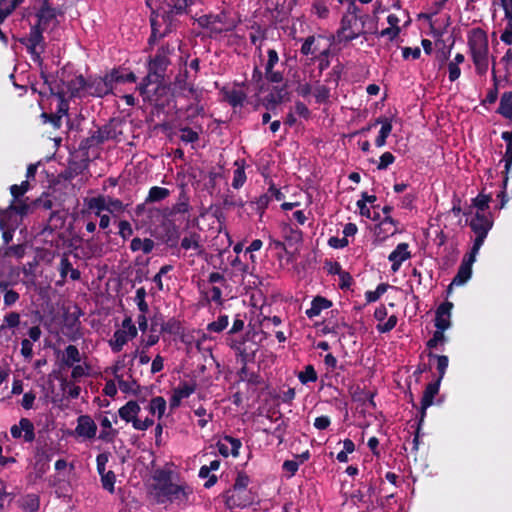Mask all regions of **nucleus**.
<instances>
[{
  "label": "nucleus",
  "instance_id": "1",
  "mask_svg": "<svg viewBox=\"0 0 512 512\" xmlns=\"http://www.w3.org/2000/svg\"><path fill=\"white\" fill-rule=\"evenodd\" d=\"M227 344L235 351L241 367L248 366L249 363L254 362L258 348L255 342L249 341L248 335L241 338H228Z\"/></svg>",
  "mask_w": 512,
  "mask_h": 512
},
{
  "label": "nucleus",
  "instance_id": "2",
  "mask_svg": "<svg viewBox=\"0 0 512 512\" xmlns=\"http://www.w3.org/2000/svg\"><path fill=\"white\" fill-rule=\"evenodd\" d=\"M174 46L169 43L163 44L158 48L156 54L150 57L148 70L156 74V79H164L165 72L170 65L169 56L174 53Z\"/></svg>",
  "mask_w": 512,
  "mask_h": 512
},
{
  "label": "nucleus",
  "instance_id": "3",
  "mask_svg": "<svg viewBox=\"0 0 512 512\" xmlns=\"http://www.w3.org/2000/svg\"><path fill=\"white\" fill-rule=\"evenodd\" d=\"M468 46L472 58L489 56L487 33L482 28H473L468 34Z\"/></svg>",
  "mask_w": 512,
  "mask_h": 512
},
{
  "label": "nucleus",
  "instance_id": "4",
  "mask_svg": "<svg viewBox=\"0 0 512 512\" xmlns=\"http://www.w3.org/2000/svg\"><path fill=\"white\" fill-rule=\"evenodd\" d=\"M358 16L344 15L340 22V27L336 32V40L338 43H348L361 35H366V30L355 29Z\"/></svg>",
  "mask_w": 512,
  "mask_h": 512
},
{
  "label": "nucleus",
  "instance_id": "5",
  "mask_svg": "<svg viewBox=\"0 0 512 512\" xmlns=\"http://www.w3.org/2000/svg\"><path fill=\"white\" fill-rule=\"evenodd\" d=\"M155 495L159 503L177 502L180 504L185 503L188 500V493L186 492L185 487L172 482L163 487H159L155 492Z\"/></svg>",
  "mask_w": 512,
  "mask_h": 512
},
{
  "label": "nucleus",
  "instance_id": "6",
  "mask_svg": "<svg viewBox=\"0 0 512 512\" xmlns=\"http://www.w3.org/2000/svg\"><path fill=\"white\" fill-rule=\"evenodd\" d=\"M197 23L200 27L210 30V37H212L213 35H220L223 32L231 31L236 26L233 23L230 24L226 28H219V27L215 26L216 23H220V24L227 23V15L224 11L221 13H218V14L202 15L197 19Z\"/></svg>",
  "mask_w": 512,
  "mask_h": 512
},
{
  "label": "nucleus",
  "instance_id": "7",
  "mask_svg": "<svg viewBox=\"0 0 512 512\" xmlns=\"http://www.w3.org/2000/svg\"><path fill=\"white\" fill-rule=\"evenodd\" d=\"M440 384V380H434L426 385L421 399L418 428L422 427L426 417V411L433 404L435 396L439 393Z\"/></svg>",
  "mask_w": 512,
  "mask_h": 512
},
{
  "label": "nucleus",
  "instance_id": "8",
  "mask_svg": "<svg viewBox=\"0 0 512 512\" xmlns=\"http://www.w3.org/2000/svg\"><path fill=\"white\" fill-rule=\"evenodd\" d=\"M87 91L95 97H104L113 92L112 80L110 73L103 77H95L87 80Z\"/></svg>",
  "mask_w": 512,
  "mask_h": 512
},
{
  "label": "nucleus",
  "instance_id": "9",
  "mask_svg": "<svg viewBox=\"0 0 512 512\" xmlns=\"http://www.w3.org/2000/svg\"><path fill=\"white\" fill-rule=\"evenodd\" d=\"M30 210L24 200H12L10 205L6 209H0V229H4L7 226L8 221L11 219L13 214L25 216Z\"/></svg>",
  "mask_w": 512,
  "mask_h": 512
},
{
  "label": "nucleus",
  "instance_id": "10",
  "mask_svg": "<svg viewBox=\"0 0 512 512\" xmlns=\"http://www.w3.org/2000/svg\"><path fill=\"white\" fill-rule=\"evenodd\" d=\"M197 388L195 382L182 381L177 387L172 390V395L169 400V406L171 410L178 408L181 404L182 399L188 398L192 395Z\"/></svg>",
  "mask_w": 512,
  "mask_h": 512
},
{
  "label": "nucleus",
  "instance_id": "11",
  "mask_svg": "<svg viewBox=\"0 0 512 512\" xmlns=\"http://www.w3.org/2000/svg\"><path fill=\"white\" fill-rule=\"evenodd\" d=\"M10 433L14 439H19L23 436L24 441L27 443L35 440L34 424L28 418H21L18 425L11 427Z\"/></svg>",
  "mask_w": 512,
  "mask_h": 512
},
{
  "label": "nucleus",
  "instance_id": "12",
  "mask_svg": "<svg viewBox=\"0 0 512 512\" xmlns=\"http://www.w3.org/2000/svg\"><path fill=\"white\" fill-rule=\"evenodd\" d=\"M58 14H61L59 8L53 7L50 2L42 1L40 8L36 13L37 23L39 26L47 29L51 22L56 21Z\"/></svg>",
  "mask_w": 512,
  "mask_h": 512
},
{
  "label": "nucleus",
  "instance_id": "13",
  "mask_svg": "<svg viewBox=\"0 0 512 512\" xmlns=\"http://www.w3.org/2000/svg\"><path fill=\"white\" fill-rule=\"evenodd\" d=\"M475 262V259L466 256L463 258L460 267L457 271V274L452 279L450 285L448 286L447 292L450 293L452 290V287L454 285L460 286L465 284L472 275V265Z\"/></svg>",
  "mask_w": 512,
  "mask_h": 512
},
{
  "label": "nucleus",
  "instance_id": "14",
  "mask_svg": "<svg viewBox=\"0 0 512 512\" xmlns=\"http://www.w3.org/2000/svg\"><path fill=\"white\" fill-rule=\"evenodd\" d=\"M268 60L265 65V78L270 83H281L284 79L281 71H275L274 67L279 62V56L275 49L267 51Z\"/></svg>",
  "mask_w": 512,
  "mask_h": 512
},
{
  "label": "nucleus",
  "instance_id": "15",
  "mask_svg": "<svg viewBox=\"0 0 512 512\" xmlns=\"http://www.w3.org/2000/svg\"><path fill=\"white\" fill-rule=\"evenodd\" d=\"M180 248L185 251L192 249L196 252L197 256H201L205 251L202 245L201 234L196 231H189L181 239Z\"/></svg>",
  "mask_w": 512,
  "mask_h": 512
},
{
  "label": "nucleus",
  "instance_id": "16",
  "mask_svg": "<svg viewBox=\"0 0 512 512\" xmlns=\"http://www.w3.org/2000/svg\"><path fill=\"white\" fill-rule=\"evenodd\" d=\"M75 432L78 436L92 439L96 436L97 426L89 415H81L77 419Z\"/></svg>",
  "mask_w": 512,
  "mask_h": 512
},
{
  "label": "nucleus",
  "instance_id": "17",
  "mask_svg": "<svg viewBox=\"0 0 512 512\" xmlns=\"http://www.w3.org/2000/svg\"><path fill=\"white\" fill-rule=\"evenodd\" d=\"M409 245L407 243H399L396 248L389 254L388 260L392 262L391 269L396 272L401 264L411 257L408 251Z\"/></svg>",
  "mask_w": 512,
  "mask_h": 512
},
{
  "label": "nucleus",
  "instance_id": "18",
  "mask_svg": "<svg viewBox=\"0 0 512 512\" xmlns=\"http://www.w3.org/2000/svg\"><path fill=\"white\" fill-rule=\"evenodd\" d=\"M174 90L179 92L182 96L189 98L190 96L194 95L196 92V89L194 87L193 83L188 82V71L184 70V72L179 73L175 77V81L173 83Z\"/></svg>",
  "mask_w": 512,
  "mask_h": 512
},
{
  "label": "nucleus",
  "instance_id": "19",
  "mask_svg": "<svg viewBox=\"0 0 512 512\" xmlns=\"http://www.w3.org/2000/svg\"><path fill=\"white\" fill-rule=\"evenodd\" d=\"M381 125L378 136L375 139V145L381 148L386 145L387 138L392 132V120L388 117H378L374 120L373 125Z\"/></svg>",
  "mask_w": 512,
  "mask_h": 512
},
{
  "label": "nucleus",
  "instance_id": "20",
  "mask_svg": "<svg viewBox=\"0 0 512 512\" xmlns=\"http://www.w3.org/2000/svg\"><path fill=\"white\" fill-rule=\"evenodd\" d=\"M397 221L391 216H385L375 228V235L382 240L393 236L397 232Z\"/></svg>",
  "mask_w": 512,
  "mask_h": 512
},
{
  "label": "nucleus",
  "instance_id": "21",
  "mask_svg": "<svg viewBox=\"0 0 512 512\" xmlns=\"http://www.w3.org/2000/svg\"><path fill=\"white\" fill-rule=\"evenodd\" d=\"M41 78L44 80V84L48 85L50 93L52 95L58 96L62 100L61 104L59 105V110H58L57 114H60V115L66 114L67 113V104H65L63 102V99L65 97L64 89L61 87L60 84H57L56 80L51 81L50 80L51 76L45 74L44 72H41Z\"/></svg>",
  "mask_w": 512,
  "mask_h": 512
},
{
  "label": "nucleus",
  "instance_id": "22",
  "mask_svg": "<svg viewBox=\"0 0 512 512\" xmlns=\"http://www.w3.org/2000/svg\"><path fill=\"white\" fill-rule=\"evenodd\" d=\"M59 274L62 279H66L67 276H70V279L73 281L80 280L81 278V272L73 268V265L71 261L69 260L68 254L64 253L60 259L59 267H58Z\"/></svg>",
  "mask_w": 512,
  "mask_h": 512
},
{
  "label": "nucleus",
  "instance_id": "23",
  "mask_svg": "<svg viewBox=\"0 0 512 512\" xmlns=\"http://www.w3.org/2000/svg\"><path fill=\"white\" fill-rule=\"evenodd\" d=\"M469 225L473 232L488 233L493 226V220L484 213L476 212Z\"/></svg>",
  "mask_w": 512,
  "mask_h": 512
},
{
  "label": "nucleus",
  "instance_id": "24",
  "mask_svg": "<svg viewBox=\"0 0 512 512\" xmlns=\"http://www.w3.org/2000/svg\"><path fill=\"white\" fill-rule=\"evenodd\" d=\"M45 30L38 24L31 27L27 42L24 43L31 54H34L36 48L44 42L43 32Z\"/></svg>",
  "mask_w": 512,
  "mask_h": 512
},
{
  "label": "nucleus",
  "instance_id": "25",
  "mask_svg": "<svg viewBox=\"0 0 512 512\" xmlns=\"http://www.w3.org/2000/svg\"><path fill=\"white\" fill-rule=\"evenodd\" d=\"M332 305L333 303L331 300L327 299L326 297L317 295L313 298L311 307L306 310L305 314L308 318L312 319L320 315L323 310L330 308Z\"/></svg>",
  "mask_w": 512,
  "mask_h": 512
},
{
  "label": "nucleus",
  "instance_id": "26",
  "mask_svg": "<svg viewBox=\"0 0 512 512\" xmlns=\"http://www.w3.org/2000/svg\"><path fill=\"white\" fill-rule=\"evenodd\" d=\"M140 406L137 401L130 400L123 405L119 410V417L126 422H133L140 412Z\"/></svg>",
  "mask_w": 512,
  "mask_h": 512
},
{
  "label": "nucleus",
  "instance_id": "27",
  "mask_svg": "<svg viewBox=\"0 0 512 512\" xmlns=\"http://www.w3.org/2000/svg\"><path fill=\"white\" fill-rule=\"evenodd\" d=\"M496 112L503 118L512 120V91L502 93Z\"/></svg>",
  "mask_w": 512,
  "mask_h": 512
},
{
  "label": "nucleus",
  "instance_id": "28",
  "mask_svg": "<svg viewBox=\"0 0 512 512\" xmlns=\"http://www.w3.org/2000/svg\"><path fill=\"white\" fill-rule=\"evenodd\" d=\"M224 99L231 105L233 108L242 107L247 98L245 92L241 90H226L223 89Z\"/></svg>",
  "mask_w": 512,
  "mask_h": 512
},
{
  "label": "nucleus",
  "instance_id": "29",
  "mask_svg": "<svg viewBox=\"0 0 512 512\" xmlns=\"http://www.w3.org/2000/svg\"><path fill=\"white\" fill-rule=\"evenodd\" d=\"M239 381L247 382L252 386H260L263 383V379L258 372H251L248 366L241 367L237 372Z\"/></svg>",
  "mask_w": 512,
  "mask_h": 512
},
{
  "label": "nucleus",
  "instance_id": "30",
  "mask_svg": "<svg viewBox=\"0 0 512 512\" xmlns=\"http://www.w3.org/2000/svg\"><path fill=\"white\" fill-rule=\"evenodd\" d=\"M160 332L173 336H179L184 333V329L182 323L175 317H172L161 324Z\"/></svg>",
  "mask_w": 512,
  "mask_h": 512
},
{
  "label": "nucleus",
  "instance_id": "31",
  "mask_svg": "<svg viewBox=\"0 0 512 512\" xmlns=\"http://www.w3.org/2000/svg\"><path fill=\"white\" fill-rule=\"evenodd\" d=\"M81 361V355L75 345H68L63 353L61 362L66 367H72L75 363Z\"/></svg>",
  "mask_w": 512,
  "mask_h": 512
},
{
  "label": "nucleus",
  "instance_id": "32",
  "mask_svg": "<svg viewBox=\"0 0 512 512\" xmlns=\"http://www.w3.org/2000/svg\"><path fill=\"white\" fill-rule=\"evenodd\" d=\"M155 243L150 238L141 239L135 237L131 240L130 249L132 252L142 251L144 254H149L154 249Z\"/></svg>",
  "mask_w": 512,
  "mask_h": 512
},
{
  "label": "nucleus",
  "instance_id": "33",
  "mask_svg": "<svg viewBox=\"0 0 512 512\" xmlns=\"http://www.w3.org/2000/svg\"><path fill=\"white\" fill-rule=\"evenodd\" d=\"M89 210H95V216H100L102 211H107V196L99 195L86 199Z\"/></svg>",
  "mask_w": 512,
  "mask_h": 512
},
{
  "label": "nucleus",
  "instance_id": "34",
  "mask_svg": "<svg viewBox=\"0 0 512 512\" xmlns=\"http://www.w3.org/2000/svg\"><path fill=\"white\" fill-rule=\"evenodd\" d=\"M152 478L156 482L154 485V491L156 492L159 487H163L166 484L172 482V471L163 468L156 469L153 472Z\"/></svg>",
  "mask_w": 512,
  "mask_h": 512
},
{
  "label": "nucleus",
  "instance_id": "35",
  "mask_svg": "<svg viewBox=\"0 0 512 512\" xmlns=\"http://www.w3.org/2000/svg\"><path fill=\"white\" fill-rule=\"evenodd\" d=\"M128 342L126 330H116L109 341L111 350L114 353H118L123 349V346Z\"/></svg>",
  "mask_w": 512,
  "mask_h": 512
},
{
  "label": "nucleus",
  "instance_id": "36",
  "mask_svg": "<svg viewBox=\"0 0 512 512\" xmlns=\"http://www.w3.org/2000/svg\"><path fill=\"white\" fill-rule=\"evenodd\" d=\"M427 356H428L429 360H432V359L436 360V362H437L436 369L438 371V377L436 380L442 381V379L446 373V370L448 368V364H449L448 357L446 355H437V354L433 353L432 351H429L427 353Z\"/></svg>",
  "mask_w": 512,
  "mask_h": 512
},
{
  "label": "nucleus",
  "instance_id": "37",
  "mask_svg": "<svg viewBox=\"0 0 512 512\" xmlns=\"http://www.w3.org/2000/svg\"><path fill=\"white\" fill-rule=\"evenodd\" d=\"M169 195V189L159 186H153L149 189L148 195L145 199V203L160 202L166 199Z\"/></svg>",
  "mask_w": 512,
  "mask_h": 512
},
{
  "label": "nucleus",
  "instance_id": "38",
  "mask_svg": "<svg viewBox=\"0 0 512 512\" xmlns=\"http://www.w3.org/2000/svg\"><path fill=\"white\" fill-rule=\"evenodd\" d=\"M101 144H103V142L98 133H96V130L90 131V135L80 141L79 150L87 153L91 148L97 147Z\"/></svg>",
  "mask_w": 512,
  "mask_h": 512
},
{
  "label": "nucleus",
  "instance_id": "39",
  "mask_svg": "<svg viewBox=\"0 0 512 512\" xmlns=\"http://www.w3.org/2000/svg\"><path fill=\"white\" fill-rule=\"evenodd\" d=\"M166 400L162 396L153 397L149 403V412L151 414H157L158 419H161L166 410Z\"/></svg>",
  "mask_w": 512,
  "mask_h": 512
},
{
  "label": "nucleus",
  "instance_id": "40",
  "mask_svg": "<svg viewBox=\"0 0 512 512\" xmlns=\"http://www.w3.org/2000/svg\"><path fill=\"white\" fill-rule=\"evenodd\" d=\"M235 165L237 168L233 173L232 187L234 189H240L245 184L247 179L244 168V161H242V164H239V161H236Z\"/></svg>",
  "mask_w": 512,
  "mask_h": 512
},
{
  "label": "nucleus",
  "instance_id": "41",
  "mask_svg": "<svg viewBox=\"0 0 512 512\" xmlns=\"http://www.w3.org/2000/svg\"><path fill=\"white\" fill-rule=\"evenodd\" d=\"M174 15H176L175 9L174 7H171L169 4L168 10H164L163 14L161 15V20L165 24V29L163 30L162 33L159 34V37H165L172 31Z\"/></svg>",
  "mask_w": 512,
  "mask_h": 512
},
{
  "label": "nucleus",
  "instance_id": "42",
  "mask_svg": "<svg viewBox=\"0 0 512 512\" xmlns=\"http://www.w3.org/2000/svg\"><path fill=\"white\" fill-rule=\"evenodd\" d=\"M66 87L71 96H76L81 90L87 88V80L82 75H78L74 79L68 81Z\"/></svg>",
  "mask_w": 512,
  "mask_h": 512
},
{
  "label": "nucleus",
  "instance_id": "43",
  "mask_svg": "<svg viewBox=\"0 0 512 512\" xmlns=\"http://www.w3.org/2000/svg\"><path fill=\"white\" fill-rule=\"evenodd\" d=\"M65 223V218L58 212H52L47 226L43 229V234L53 233L58 228H61Z\"/></svg>",
  "mask_w": 512,
  "mask_h": 512
},
{
  "label": "nucleus",
  "instance_id": "44",
  "mask_svg": "<svg viewBox=\"0 0 512 512\" xmlns=\"http://www.w3.org/2000/svg\"><path fill=\"white\" fill-rule=\"evenodd\" d=\"M20 324V314L10 312L4 316L3 323L0 326V336L9 328H15Z\"/></svg>",
  "mask_w": 512,
  "mask_h": 512
},
{
  "label": "nucleus",
  "instance_id": "45",
  "mask_svg": "<svg viewBox=\"0 0 512 512\" xmlns=\"http://www.w3.org/2000/svg\"><path fill=\"white\" fill-rule=\"evenodd\" d=\"M286 93V85L282 87H273L272 91L266 96V101L268 104H272L273 106L279 105L284 98Z\"/></svg>",
  "mask_w": 512,
  "mask_h": 512
},
{
  "label": "nucleus",
  "instance_id": "46",
  "mask_svg": "<svg viewBox=\"0 0 512 512\" xmlns=\"http://www.w3.org/2000/svg\"><path fill=\"white\" fill-rule=\"evenodd\" d=\"M110 78L112 80V85H114V83H134L137 79L133 72L120 73L115 69L110 73Z\"/></svg>",
  "mask_w": 512,
  "mask_h": 512
},
{
  "label": "nucleus",
  "instance_id": "47",
  "mask_svg": "<svg viewBox=\"0 0 512 512\" xmlns=\"http://www.w3.org/2000/svg\"><path fill=\"white\" fill-rule=\"evenodd\" d=\"M317 373L313 365H306L304 370L298 374V379L302 384L317 381Z\"/></svg>",
  "mask_w": 512,
  "mask_h": 512
},
{
  "label": "nucleus",
  "instance_id": "48",
  "mask_svg": "<svg viewBox=\"0 0 512 512\" xmlns=\"http://www.w3.org/2000/svg\"><path fill=\"white\" fill-rule=\"evenodd\" d=\"M490 201V195L480 193L472 199V206L477 208V212L484 213L489 208Z\"/></svg>",
  "mask_w": 512,
  "mask_h": 512
},
{
  "label": "nucleus",
  "instance_id": "49",
  "mask_svg": "<svg viewBox=\"0 0 512 512\" xmlns=\"http://www.w3.org/2000/svg\"><path fill=\"white\" fill-rule=\"evenodd\" d=\"M445 330L437 329L434 331L433 336L427 341L426 347L428 349H435L439 344H444L447 342V337L445 336Z\"/></svg>",
  "mask_w": 512,
  "mask_h": 512
},
{
  "label": "nucleus",
  "instance_id": "50",
  "mask_svg": "<svg viewBox=\"0 0 512 512\" xmlns=\"http://www.w3.org/2000/svg\"><path fill=\"white\" fill-rule=\"evenodd\" d=\"M126 205L118 198L107 196V212L111 214H120L124 212Z\"/></svg>",
  "mask_w": 512,
  "mask_h": 512
},
{
  "label": "nucleus",
  "instance_id": "51",
  "mask_svg": "<svg viewBox=\"0 0 512 512\" xmlns=\"http://www.w3.org/2000/svg\"><path fill=\"white\" fill-rule=\"evenodd\" d=\"M179 131L181 132L180 140L184 143H195L199 140V132L188 126L179 127Z\"/></svg>",
  "mask_w": 512,
  "mask_h": 512
},
{
  "label": "nucleus",
  "instance_id": "52",
  "mask_svg": "<svg viewBox=\"0 0 512 512\" xmlns=\"http://www.w3.org/2000/svg\"><path fill=\"white\" fill-rule=\"evenodd\" d=\"M96 133H98L103 143L107 140L116 138V129L112 123H108L103 125L102 127H99L96 130Z\"/></svg>",
  "mask_w": 512,
  "mask_h": 512
},
{
  "label": "nucleus",
  "instance_id": "53",
  "mask_svg": "<svg viewBox=\"0 0 512 512\" xmlns=\"http://www.w3.org/2000/svg\"><path fill=\"white\" fill-rule=\"evenodd\" d=\"M228 326V316L220 315L216 321H213L207 325L209 332L220 333Z\"/></svg>",
  "mask_w": 512,
  "mask_h": 512
},
{
  "label": "nucleus",
  "instance_id": "54",
  "mask_svg": "<svg viewBox=\"0 0 512 512\" xmlns=\"http://www.w3.org/2000/svg\"><path fill=\"white\" fill-rule=\"evenodd\" d=\"M316 326H321L320 332L323 335H327V334L337 335L340 330V324L338 321H335V322H333L331 320H329L328 322L323 321L321 323H316Z\"/></svg>",
  "mask_w": 512,
  "mask_h": 512
},
{
  "label": "nucleus",
  "instance_id": "55",
  "mask_svg": "<svg viewBox=\"0 0 512 512\" xmlns=\"http://www.w3.org/2000/svg\"><path fill=\"white\" fill-rule=\"evenodd\" d=\"M30 184L28 180L22 181L20 185L14 184L10 186V193L13 200H19L29 190Z\"/></svg>",
  "mask_w": 512,
  "mask_h": 512
},
{
  "label": "nucleus",
  "instance_id": "56",
  "mask_svg": "<svg viewBox=\"0 0 512 512\" xmlns=\"http://www.w3.org/2000/svg\"><path fill=\"white\" fill-rule=\"evenodd\" d=\"M146 290L144 287H140L136 290L135 301L138 309L141 313H147L149 310L148 303L145 300Z\"/></svg>",
  "mask_w": 512,
  "mask_h": 512
},
{
  "label": "nucleus",
  "instance_id": "57",
  "mask_svg": "<svg viewBox=\"0 0 512 512\" xmlns=\"http://www.w3.org/2000/svg\"><path fill=\"white\" fill-rule=\"evenodd\" d=\"M150 22H151V34H150V37L148 39V44L150 46L154 45L159 39H161L162 37H159V34L162 33L163 31H160L159 27H160V23H159V20L158 18H154L152 17L150 19Z\"/></svg>",
  "mask_w": 512,
  "mask_h": 512
},
{
  "label": "nucleus",
  "instance_id": "58",
  "mask_svg": "<svg viewBox=\"0 0 512 512\" xmlns=\"http://www.w3.org/2000/svg\"><path fill=\"white\" fill-rule=\"evenodd\" d=\"M476 237L474 239V243H473V246L471 248V251L470 253L467 255L473 259H476V254L478 253V251L480 250L481 246L483 245L488 233H484V232H474Z\"/></svg>",
  "mask_w": 512,
  "mask_h": 512
},
{
  "label": "nucleus",
  "instance_id": "59",
  "mask_svg": "<svg viewBox=\"0 0 512 512\" xmlns=\"http://www.w3.org/2000/svg\"><path fill=\"white\" fill-rule=\"evenodd\" d=\"M314 96L318 104L326 103L330 98V89L325 85H318L314 90Z\"/></svg>",
  "mask_w": 512,
  "mask_h": 512
},
{
  "label": "nucleus",
  "instance_id": "60",
  "mask_svg": "<svg viewBox=\"0 0 512 512\" xmlns=\"http://www.w3.org/2000/svg\"><path fill=\"white\" fill-rule=\"evenodd\" d=\"M101 482L104 489L109 491L110 493L114 492V484L116 481V476L113 471H107L104 474H101Z\"/></svg>",
  "mask_w": 512,
  "mask_h": 512
},
{
  "label": "nucleus",
  "instance_id": "61",
  "mask_svg": "<svg viewBox=\"0 0 512 512\" xmlns=\"http://www.w3.org/2000/svg\"><path fill=\"white\" fill-rule=\"evenodd\" d=\"M271 197L268 194L260 195L255 202H251L250 205L254 206L256 211L262 215L265 209L268 207L270 203Z\"/></svg>",
  "mask_w": 512,
  "mask_h": 512
},
{
  "label": "nucleus",
  "instance_id": "62",
  "mask_svg": "<svg viewBox=\"0 0 512 512\" xmlns=\"http://www.w3.org/2000/svg\"><path fill=\"white\" fill-rule=\"evenodd\" d=\"M477 74L484 75L488 71L489 56L472 58Z\"/></svg>",
  "mask_w": 512,
  "mask_h": 512
},
{
  "label": "nucleus",
  "instance_id": "63",
  "mask_svg": "<svg viewBox=\"0 0 512 512\" xmlns=\"http://www.w3.org/2000/svg\"><path fill=\"white\" fill-rule=\"evenodd\" d=\"M249 482H250L249 476L245 472L240 471L237 473V477L235 479L233 488H234V490H238V491L245 490L247 488Z\"/></svg>",
  "mask_w": 512,
  "mask_h": 512
},
{
  "label": "nucleus",
  "instance_id": "64",
  "mask_svg": "<svg viewBox=\"0 0 512 512\" xmlns=\"http://www.w3.org/2000/svg\"><path fill=\"white\" fill-rule=\"evenodd\" d=\"M507 19V25L505 30L502 32L500 39L507 45L512 44V17H505Z\"/></svg>",
  "mask_w": 512,
  "mask_h": 512
}]
</instances>
